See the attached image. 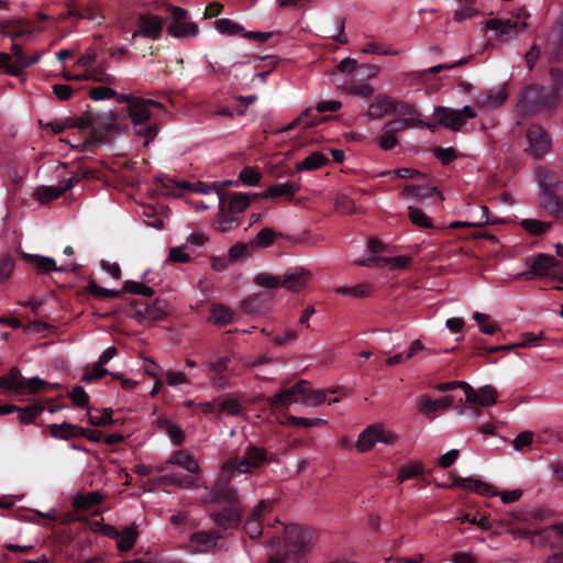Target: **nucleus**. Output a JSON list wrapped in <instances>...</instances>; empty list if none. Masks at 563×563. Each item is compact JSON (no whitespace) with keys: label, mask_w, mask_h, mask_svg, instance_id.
Instances as JSON below:
<instances>
[{"label":"nucleus","mask_w":563,"mask_h":563,"mask_svg":"<svg viewBox=\"0 0 563 563\" xmlns=\"http://www.w3.org/2000/svg\"><path fill=\"white\" fill-rule=\"evenodd\" d=\"M282 545L269 556L268 563H306L305 555L316 543L312 529L299 525H288L283 528Z\"/></svg>","instance_id":"f257e3e1"},{"label":"nucleus","mask_w":563,"mask_h":563,"mask_svg":"<svg viewBox=\"0 0 563 563\" xmlns=\"http://www.w3.org/2000/svg\"><path fill=\"white\" fill-rule=\"evenodd\" d=\"M334 389L311 390L307 380H299L292 387L286 388L276 395L267 398V404L272 409H287L292 402H302L309 406H319L328 400L329 394H334Z\"/></svg>","instance_id":"f03ea898"},{"label":"nucleus","mask_w":563,"mask_h":563,"mask_svg":"<svg viewBox=\"0 0 563 563\" xmlns=\"http://www.w3.org/2000/svg\"><path fill=\"white\" fill-rule=\"evenodd\" d=\"M272 505L273 503L268 499L260 500L246 518L243 530L252 540L261 536L268 538V548L274 552L275 549L280 548L282 540L279 534L269 533L271 528H273L275 523H280L278 519H274V523L267 522L265 530V522L268 520L267 516L272 512Z\"/></svg>","instance_id":"7ed1b4c3"},{"label":"nucleus","mask_w":563,"mask_h":563,"mask_svg":"<svg viewBox=\"0 0 563 563\" xmlns=\"http://www.w3.org/2000/svg\"><path fill=\"white\" fill-rule=\"evenodd\" d=\"M311 278V273L302 267L287 271L283 275L260 273L254 277V283L266 289L285 288L288 291H300L305 289Z\"/></svg>","instance_id":"20e7f679"},{"label":"nucleus","mask_w":563,"mask_h":563,"mask_svg":"<svg viewBox=\"0 0 563 563\" xmlns=\"http://www.w3.org/2000/svg\"><path fill=\"white\" fill-rule=\"evenodd\" d=\"M275 461L276 454L253 442H249L241 456H231L225 462L227 468L234 470L238 474H253L255 471Z\"/></svg>","instance_id":"39448f33"},{"label":"nucleus","mask_w":563,"mask_h":563,"mask_svg":"<svg viewBox=\"0 0 563 563\" xmlns=\"http://www.w3.org/2000/svg\"><path fill=\"white\" fill-rule=\"evenodd\" d=\"M558 104L555 92L549 87L531 85L521 92L517 109L523 115H532L541 110H553Z\"/></svg>","instance_id":"423d86ee"},{"label":"nucleus","mask_w":563,"mask_h":563,"mask_svg":"<svg viewBox=\"0 0 563 563\" xmlns=\"http://www.w3.org/2000/svg\"><path fill=\"white\" fill-rule=\"evenodd\" d=\"M453 485L463 489L472 490L484 496L500 495L504 504H510L519 500L522 496L521 489H514L508 492L498 493L490 484L485 483L478 478L456 476L453 479Z\"/></svg>","instance_id":"0eeeda50"},{"label":"nucleus","mask_w":563,"mask_h":563,"mask_svg":"<svg viewBox=\"0 0 563 563\" xmlns=\"http://www.w3.org/2000/svg\"><path fill=\"white\" fill-rule=\"evenodd\" d=\"M236 474L234 470L227 468V462L224 461L221 473L212 486L218 496L219 504H224L225 506L242 505L236 489L231 485V481Z\"/></svg>","instance_id":"6e6552de"},{"label":"nucleus","mask_w":563,"mask_h":563,"mask_svg":"<svg viewBox=\"0 0 563 563\" xmlns=\"http://www.w3.org/2000/svg\"><path fill=\"white\" fill-rule=\"evenodd\" d=\"M434 115L439 124L453 131H459L465 124L466 119L476 117V112L470 106H465L462 110L439 107L435 109Z\"/></svg>","instance_id":"1a4fd4ad"},{"label":"nucleus","mask_w":563,"mask_h":563,"mask_svg":"<svg viewBox=\"0 0 563 563\" xmlns=\"http://www.w3.org/2000/svg\"><path fill=\"white\" fill-rule=\"evenodd\" d=\"M222 539L223 536L214 529L197 531L190 536L188 548L195 553H208L216 549L223 550L225 549L224 544L220 542Z\"/></svg>","instance_id":"9d476101"},{"label":"nucleus","mask_w":563,"mask_h":563,"mask_svg":"<svg viewBox=\"0 0 563 563\" xmlns=\"http://www.w3.org/2000/svg\"><path fill=\"white\" fill-rule=\"evenodd\" d=\"M243 514V505L224 506L222 509L213 511L210 518L219 530L227 531L240 526Z\"/></svg>","instance_id":"9b49d317"},{"label":"nucleus","mask_w":563,"mask_h":563,"mask_svg":"<svg viewBox=\"0 0 563 563\" xmlns=\"http://www.w3.org/2000/svg\"><path fill=\"white\" fill-rule=\"evenodd\" d=\"M527 140L528 146L525 148V153L533 158H541L550 150V137L539 125H532L528 129Z\"/></svg>","instance_id":"f8f14e48"},{"label":"nucleus","mask_w":563,"mask_h":563,"mask_svg":"<svg viewBox=\"0 0 563 563\" xmlns=\"http://www.w3.org/2000/svg\"><path fill=\"white\" fill-rule=\"evenodd\" d=\"M0 322L7 323L12 329H22L26 334H38L42 338L47 336L55 325L45 322L44 319H0Z\"/></svg>","instance_id":"ddd939ff"},{"label":"nucleus","mask_w":563,"mask_h":563,"mask_svg":"<svg viewBox=\"0 0 563 563\" xmlns=\"http://www.w3.org/2000/svg\"><path fill=\"white\" fill-rule=\"evenodd\" d=\"M139 29L133 32L132 37L144 36L147 38L157 40L161 36L164 20L157 15L140 14Z\"/></svg>","instance_id":"4468645a"},{"label":"nucleus","mask_w":563,"mask_h":563,"mask_svg":"<svg viewBox=\"0 0 563 563\" xmlns=\"http://www.w3.org/2000/svg\"><path fill=\"white\" fill-rule=\"evenodd\" d=\"M99 119L96 121V125L91 130L90 137L95 142H107L108 134L117 131L114 121L118 119L115 111L110 110L106 113H97Z\"/></svg>","instance_id":"2eb2a0df"},{"label":"nucleus","mask_w":563,"mask_h":563,"mask_svg":"<svg viewBox=\"0 0 563 563\" xmlns=\"http://www.w3.org/2000/svg\"><path fill=\"white\" fill-rule=\"evenodd\" d=\"M548 52L553 60L563 59V15L556 21L548 38Z\"/></svg>","instance_id":"dca6fc26"},{"label":"nucleus","mask_w":563,"mask_h":563,"mask_svg":"<svg viewBox=\"0 0 563 563\" xmlns=\"http://www.w3.org/2000/svg\"><path fill=\"white\" fill-rule=\"evenodd\" d=\"M560 266L559 261L548 254H539L530 265V273L532 275L543 277L556 274V268Z\"/></svg>","instance_id":"f3484780"},{"label":"nucleus","mask_w":563,"mask_h":563,"mask_svg":"<svg viewBox=\"0 0 563 563\" xmlns=\"http://www.w3.org/2000/svg\"><path fill=\"white\" fill-rule=\"evenodd\" d=\"M20 254L25 262L33 264L34 267L36 268L37 273H40V274H46L52 271H68L69 269L67 266L58 267L56 265L55 260L52 257L29 254L25 252H21ZM70 269H75V267H71Z\"/></svg>","instance_id":"a211bd4d"},{"label":"nucleus","mask_w":563,"mask_h":563,"mask_svg":"<svg viewBox=\"0 0 563 563\" xmlns=\"http://www.w3.org/2000/svg\"><path fill=\"white\" fill-rule=\"evenodd\" d=\"M391 97L386 93H378L368 106L366 117L369 120H379L386 114H391Z\"/></svg>","instance_id":"6ab92c4d"},{"label":"nucleus","mask_w":563,"mask_h":563,"mask_svg":"<svg viewBox=\"0 0 563 563\" xmlns=\"http://www.w3.org/2000/svg\"><path fill=\"white\" fill-rule=\"evenodd\" d=\"M51 437L58 440H70L79 438V434H84V428L70 422L64 421L62 423H52L47 427Z\"/></svg>","instance_id":"aec40b11"},{"label":"nucleus","mask_w":563,"mask_h":563,"mask_svg":"<svg viewBox=\"0 0 563 563\" xmlns=\"http://www.w3.org/2000/svg\"><path fill=\"white\" fill-rule=\"evenodd\" d=\"M63 78L66 80H93L102 84H113L114 78L106 73L104 65H98L95 68H91L88 73L81 74L78 77H73L70 73L64 71L62 74Z\"/></svg>","instance_id":"412c9836"},{"label":"nucleus","mask_w":563,"mask_h":563,"mask_svg":"<svg viewBox=\"0 0 563 563\" xmlns=\"http://www.w3.org/2000/svg\"><path fill=\"white\" fill-rule=\"evenodd\" d=\"M384 126L386 129H388L390 132H393L395 135H397V133L402 132L407 129H411V128H416V126L421 128V129L428 128L430 130H434V125L428 124L417 117L398 118V119L389 120L384 124Z\"/></svg>","instance_id":"4be33fe9"},{"label":"nucleus","mask_w":563,"mask_h":563,"mask_svg":"<svg viewBox=\"0 0 563 563\" xmlns=\"http://www.w3.org/2000/svg\"><path fill=\"white\" fill-rule=\"evenodd\" d=\"M68 15H76L79 19H87L89 21H97L98 24L104 20V16L100 13V7L96 1H90L87 4H80L79 7L69 5Z\"/></svg>","instance_id":"5701e85b"},{"label":"nucleus","mask_w":563,"mask_h":563,"mask_svg":"<svg viewBox=\"0 0 563 563\" xmlns=\"http://www.w3.org/2000/svg\"><path fill=\"white\" fill-rule=\"evenodd\" d=\"M267 295L256 294L245 298L242 301V313L244 314H263L267 312L269 305Z\"/></svg>","instance_id":"b1692460"},{"label":"nucleus","mask_w":563,"mask_h":563,"mask_svg":"<svg viewBox=\"0 0 563 563\" xmlns=\"http://www.w3.org/2000/svg\"><path fill=\"white\" fill-rule=\"evenodd\" d=\"M536 175L539 185L542 188V192L563 191V181L555 173L543 167H539L536 170Z\"/></svg>","instance_id":"393cba45"},{"label":"nucleus","mask_w":563,"mask_h":563,"mask_svg":"<svg viewBox=\"0 0 563 563\" xmlns=\"http://www.w3.org/2000/svg\"><path fill=\"white\" fill-rule=\"evenodd\" d=\"M423 351L428 350L422 344V342L419 339H417L410 343L409 347L406 351L396 353L395 355L388 357L386 360V364L389 366H395L401 363L409 362L416 358Z\"/></svg>","instance_id":"a878e982"},{"label":"nucleus","mask_w":563,"mask_h":563,"mask_svg":"<svg viewBox=\"0 0 563 563\" xmlns=\"http://www.w3.org/2000/svg\"><path fill=\"white\" fill-rule=\"evenodd\" d=\"M542 338H543V332H540L539 334H534L532 332H526V333L521 334V340L517 343L508 344V345L490 346V347H486L485 351L487 353H496L499 351H511L516 347L537 346V345H539V342L542 340Z\"/></svg>","instance_id":"bb28decb"},{"label":"nucleus","mask_w":563,"mask_h":563,"mask_svg":"<svg viewBox=\"0 0 563 563\" xmlns=\"http://www.w3.org/2000/svg\"><path fill=\"white\" fill-rule=\"evenodd\" d=\"M560 194L563 195V191ZM541 206L550 214L563 218V197L559 195V191L542 192Z\"/></svg>","instance_id":"cd10ccee"},{"label":"nucleus","mask_w":563,"mask_h":563,"mask_svg":"<svg viewBox=\"0 0 563 563\" xmlns=\"http://www.w3.org/2000/svg\"><path fill=\"white\" fill-rule=\"evenodd\" d=\"M299 186L295 183L274 184L269 186L264 192L260 194L262 198H278L284 197L287 200L292 199L294 195L298 191Z\"/></svg>","instance_id":"c85d7f7f"},{"label":"nucleus","mask_w":563,"mask_h":563,"mask_svg":"<svg viewBox=\"0 0 563 563\" xmlns=\"http://www.w3.org/2000/svg\"><path fill=\"white\" fill-rule=\"evenodd\" d=\"M507 97L508 95L506 91V86L504 85L496 91H488L486 93L478 96L476 99V103L482 108L494 109L500 107L505 102Z\"/></svg>","instance_id":"c756f323"},{"label":"nucleus","mask_w":563,"mask_h":563,"mask_svg":"<svg viewBox=\"0 0 563 563\" xmlns=\"http://www.w3.org/2000/svg\"><path fill=\"white\" fill-rule=\"evenodd\" d=\"M145 99L137 97L128 108L129 117L133 124L139 125L145 123L151 118V110L146 106Z\"/></svg>","instance_id":"7c9ffc66"},{"label":"nucleus","mask_w":563,"mask_h":563,"mask_svg":"<svg viewBox=\"0 0 563 563\" xmlns=\"http://www.w3.org/2000/svg\"><path fill=\"white\" fill-rule=\"evenodd\" d=\"M168 462L186 470L187 472H189L191 474L197 475L200 473V467H199L198 462L196 461L194 455L189 454L186 451L174 452L170 455Z\"/></svg>","instance_id":"2f4dec72"},{"label":"nucleus","mask_w":563,"mask_h":563,"mask_svg":"<svg viewBox=\"0 0 563 563\" xmlns=\"http://www.w3.org/2000/svg\"><path fill=\"white\" fill-rule=\"evenodd\" d=\"M59 387L58 384H51L34 376L29 379L24 378V384L19 395H36L42 390H57Z\"/></svg>","instance_id":"473e14b6"},{"label":"nucleus","mask_w":563,"mask_h":563,"mask_svg":"<svg viewBox=\"0 0 563 563\" xmlns=\"http://www.w3.org/2000/svg\"><path fill=\"white\" fill-rule=\"evenodd\" d=\"M23 384L24 377L18 367H12L8 375L0 376V389L2 390H11L19 395Z\"/></svg>","instance_id":"72a5a7b5"},{"label":"nucleus","mask_w":563,"mask_h":563,"mask_svg":"<svg viewBox=\"0 0 563 563\" xmlns=\"http://www.w3.org/2000/svg\"><path fill=\"white\" fill-rule=\"evenodd\" d=\"M45 410V404L35 401L25 407H19L18 420L20 423L30 424L33 423L36 418Z\"/></svg>","instance_id":"f704fd0d"},{"label":"nucleus","mask_w":563,"mask_h":563,"mask_svg":"<svg viewBox=\"0 0 563 563\" xmlns=\"http://www.w3.org/2000/svg\"><path fill=\"white\" fill-rule=\"evenodd\" d=\"M377 432L376 424H372L362 431L355 443L356 450L360 452L369 451L378 442Z\"/></svg>","instance_id":"c9c22d12"},{"label":"nucleus","mask_w":563,"mask_h":563,"mask_svg":"<svg viewBox=\"0 0 563 563\" xmlns=\"http://www.w3.org/2000/svg\"><path fill=\"white\" fill-rule=\"evenodd\" d=\"M472 399V401H468L470 404L489 407L496 402L497 391L490 385H486L477 390L474 389V397Z\"/></svg>","instance_id":"e433bc0d"},{"label":"nucleus","mask_w":563,"mask_h":563,"mask_svg":"<svg viewBox=\"0 0 563 563\" xmlns=\"http://www.w3.org/2000/svg\"><path fill=\"white\" fill-rule=\"evenodd\" d=\"M485 26L497 31V36L503 38L504 36L511 35L512 31L518 27V23L510 19H492L485 23Z\"/></svg>","instance_id":"4c0bfd02"},{"label":"nucleus","mask_w":563,"mask_h":563,"mask_svg":"<svg viewBox=\"0 0 563 563\" xmlns=\"http://www.w3.org/2000/svg\"><path fill=\"white\" fill-rule=\"evenodd\" d=\"M170 35L177 38H184L189 36H196L198 34V25L194 22L180 21L177 23H170L168 26Z\"/></svg>","instance_id":"58836bf2"},{"label":"nucleus","mask_w":563,"mask_h":563,"mask_svg":"<svg viewBox=\"0 0 563 563\" xmlns=\"http://www.w3.org/2000/svg\"><path fill=\"white\" fill-rule=\"evenodd\" d=\"M329 159L320 152H313L308 155L302 162L296 164V170H314L324 166Z\"/></svg>","instance_id":"ea45409f"},{"label":"nucleus","mask_w":563,"mask_h":563,"mask_svg":"<svg viewBox=\"0 0 563 563\" xmlns=\"http://www.w3.org/2000/svg\"><path fill=\"white\" fill-rule=\"evenodd\" d=\"M329 119H330V117H324L322 119L311 118V110L306 109L305 111H302L300 113V115L297 119H295L288 125L283 128L282 132H288V131L299 126L300 124H302L305 129L312 128V126L317 125L318 123L329 120Z\"/></svg>","instance_id":"a19ab883"},{"label":"nucleus","mask_w":563,"mask_h":563,"mask_svg":"<svg viewBox=\"0 0 563 563\" xmlns=\"http://www.w3.org/2000/svg\"><path fill=\"white\" fill-rule=\"evenodd\" d=\"M391 114H395L399 118H411V117H420V112L418 111L415 104H411L404 100H398L391 98Z\"/></svg>","instance_id":"79ce46f5"},{"label":"nucleus","mask_w":563,"mask_h":563,"mask_svg":"<svg viewBox=\"0 0 563 563\" xmlns=\"http://www.w3.org/2000/svg\"><path fill=\"white\" fill-rule=\"evenodd\" d=\"M63 195L59 186H38L33 192V198L43 205H47Z\"/></svg>","instance_id":"37998d69"},{"label":"nucleus","mask_w":563,"mask_h":563,"mask_svg":"<svg viewBox=\"0 0 563 563\" xmlns=\"http://www.w3.org/2000/svg\"><path fill=\"white\" fill-rule=\"evenodd\" d=\"M551 531L556 532L558 536L563 538V523L552 525L539 531H533L531 536V543L545 545L549 542Z\"/></svg>","instance_id":"c03bdc74"},{"label":"nucleus","mask_w":563,"mask_h":563,"mask_svg":"<svg viewBox=\"0 0 563 563\" xmlns=\"http://www.w3.org/2000/svg\"><path fill=\"white\" fill-rule=\"evenodd\" d=\"M423 473L424 466L421 462H411L399 468L397 479L399 483H404L407 479L420 477Z\"/></svg>","instance_id":"a18cd8bd"},{"label":"nucleus","mask_w":563,"mask_h":563,"mask_svg":"<svg viewBox=\"0 0 563 563\" xmlns=\"http://www.w3.org/2000/svg\"><path fill=\"white\" fill-rule=\"evenodd\" d=\"M137 531L134 527H128L120 532V537L117 539V547L119 551L126 552L131 550L137 539Z\"/></svg>","instance_id":"49530a36"},{"label":"nucleus","mask_w":563,"mask_h":563,"mask_svg":"<svg viewBox=\"0 0 563 563\" xmlns=\"http://www.w3.org/2000/svg\"><path fill=\"white\" fill-rule=\"evenodd\" d=\"M220 202H222V200ZM238 225L239 220L233 217H230L227 213V209L224 208L223 203H221L220 212L213 222L214 229H217L220 232H228Z\"/></svg>","instance_id":"de8ad7c7"},{"label":"nucleus","mask_w":563,"mask_h":563,"mask_svg":"<svg viewBox=\"0 0 563 563\" xmlns=\"http://www.w3.org/2000/svg\"><path fill=\"white\" fill-rule=\"evenodd\" d=\"M251 203V196L245 194H231L229 196L228 211L232 213L243 212Z\"/></svg>","instance_id":"09e8293b"},{"label":"nucleus","mask_w":563,"mask_h":563,"mask_svg":"<svg viewBox=\"0 0 563 563\" xmlns=\"http://www.w3.org/2000/svg\"><path fill=\"white\" fill-rule=\"evenodd\" d=\"M102 501V496L98 492H90L87 495H77L74 499V506L77 509L87 510L93 506H98Z\"/></svg>","instance_id":"8fccbe9b"},{"label":"nucleus","mask_w":563,"mask_h":563,"mask_svg":"<svg viewBox=\"0 0 563 563\" xmlns=\"http://www.w3.org/2000/svg\"><path fill=\"white\" fill-rule=\"evenodd\" d=\"M456 388H462L464 390L466 401L473 400L472 397H474V388L466 382H449L441 383L435 386V389L440 393H448Z\"/></svg>","instance_id":"3c124183"},{"label":"nucleus","mask_w":563,"mask_h":563,"mask_svg":"<svg viewBox=\"0 0 563 563\" xmlns=\"http://www.w3.org/2000/svg\"><path fill=\"white\" fill-rule=\"evenodd\" d=\"M172 313L173 311L165 301L156 300L153 306L146 308L145 311L137 310L136 317H144V314H150L151 317H167Z\"/></svg>","instance_id":"603ef678"},{"label":"nucleus","mask_w":563,"mask_h":563,"mask_svg":"<svg viewBox=\"0 0 563 563\" xmlns=\"http://www.w3.org/2000/svg\"><path fill=\"white\" fill-rule=\"evenodd\" d=\"M286 423L291 427L312 428L325 424V420L321 418H303L288 415Z\"/></svg>","instance_id":"864d4df0"},{"label":"nucleus","mask_w":563,"mask_h":563,"mask_svg":"<svg viewBox=\"0 0 563 563\" xmlns=\"http://www.w3.org/2000/svg\"><path fill=\"white\" fill-rule=\"evenodd\" d=\"M232 362V357L230 355L220 356L214 361H209L207 364V368L209 372L213 374L221 373H231L233 374V369L230 367Z\"/></svg>","instance_id":"5fc2aeb1"},{"label":"nucleus","mask_w":563,"mask_h":563,"mask_svg":"<svg viewBox=\"0 0 563 563\" xmlns=\"http://www.w3.org/2000/svg\"><path fill=\"white\" fill-rule=\"evenodd\" d=\"M373 290V287L369 284H360L352 287H340L336 288L338 294H342L345 296H350L353 298H363L368 296Z\"/></svg>","instance_id":"6e6d98bb"},{"label":"nucleus","mask_w":563,"mask_h":563,"mask_svg":"<svg viewBox=\"0 0 563 563\" xmlns=\"http://www.w3.org/2000/svg\"><path fill=\"white\" fill-rule=\"evenodd\" d=\"M108 374H110L108 369H106L100 363L96 362L92 366H87L85 368L81 380L85 383H92Z\"/></svg>","instance_id":"4d7b16f0"},{"label":"nucleus","mask_w":563,"mask_h":563,"mask_svg":"<svg viewBox=\"0 0 563 563\" xmlns=\"http://www.w3.org/2000/svg\"><path fill=\"white\" fill-rule=\"evenodd\" d=\"M174 474V486L190 489L197 488L200 486V479L194 475H187L183 473H173Z\"/></svg>","instance_id":"13d9d810"},{"label":"nucleus","mask_w":563,"mask_h":563,"mask_svg":"<svg viewBox=\"0 0 563 563\" xmlns=\"http://www.w3.org/2000/svg\"><path fill=\"white\" fill-rule=\"evenodd\" d=\"M216 29L225 35H235L243 32V26L230 19H219L214 22Z\"/></svg>","instance_id":"bf43d9fd"},{"label":"nucleus","mask_w":563,"mask_h":563,"mask_svg":"<svg viewBox=\"0 0 563 563\" xmlns=\"http://www.w3.org/2000/svg\"><path fill=\"white\" fill-rule=\"evenodd\" d=\"M159 423L161 427L166 430L174 444L180 445L184 442L185 433L179 427L166 419L161 420Z\"/></svg>","instance_id":"052dcab7"},{"label":"nucleus","mask_w":563,"mask_h":563,"mask_svg":"<svg viewBox=\"0 0 563 563\" xmlns=\"http://www.w3.org/2000/svg\"><path fill=\"white\" fill-rule=\"evenodd\" d=\"M120 291H122V294L131 292L142 295L144 297H152L154 295V290L151 287L133 280L125 282L123 288Z\"/></svg>","instance_id":"680f3d73"},{"label":"nucleus","mask_w":563,"mask_h":563,"mask_svg":"<svg viewBox=\"0 0 563 563\" xmlns=\"http://www.w3.org/2000/svg\"><path fill=\"white\" fill-rule=\"evenodd\" d=\"M242 412V405L238 399L225 398L221 401L217 415L227 413L230 416H239Z\"/></svg>","instance_id":"e2e57ef3"},{"label":"nucleus","mask_w":563,"mask_h":563,"mask_svg":"<svg viewBox=\"0 0 563 563\" xmlns=\"http://www.w3.org/2000/svg\"><path fill=\"white\" fill-rule=\"evenodd\" d=\"M112 409L107 408L100 415L88 412V422L93 427H104L113 423Z\"/></svg>","instance_id":"0e129e2a"},{"label":"nucleus","mask_w":563,"mask_h":563,"mask_svg":"<svg viewBox=\"0 0 563 563\" xmlns=\"http://www.w3.org/2000/svg\"><path fill=\"white\" fill-rule=\"evenodd\" d=\"M408 217L409 220L417 227L420 228H431L432 222L431 219L420 209L409 207L408 208Z\"/></svg>","instance_id":"69168bd1"},{"label":"nucleus","mask_w":563,"mask_h":563,"mask_svg":"<svg viewBox=\"0 0 563 563\" xmlns=\"http://www.w3.org/2000/svg\"><path fill=\"white\" fill-rule=\"evenodd\" d=\"M521 227L529 233L539 235L547 232L551 228V222L526 219L521 221Z\"/></svg>","instance_id":"338daca9"},{"label":"nucleus","mask_w":563,"mask_h":563,"mask_svg":"<svg viewBox=\"0 0 563 563\" xmlns=\"http://www.w3.org/2000/svg\"><path fill=\"white\" fill-rule=\"evenodd\" d=\"M437 407L435 400L428 395H422L418 399L419 411L428 417L434 418V415L438 412Z\"/></svg>","instance_id":"774afa93"}]
</instances>
